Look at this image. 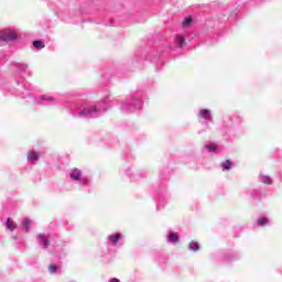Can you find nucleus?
I'll return each instance as SVG.
<instances>
[{
  "label": "nucleus",
  "instance_id": "obj_1",
  "mask_svg": "<svg viewBox=\"0 0 282 282\" xmlns=\"http://www.w3.org/2000/svg\"><path fill=\"white\" fill-rule=\"evenodd\" d=\"M0 41H4L6 43H10L11 41H17V32L7 29L0 35Z\"/></svg>",
  "mask_w": 282,
  "mask_h": 282
},
{
  "label": "nucleus",
  "instance_id": "obj_2",
  "mask_svg": "<svg viewBox=\"0 0 282 282\" xmlns=\"http://www.w3.org/2000/svg\"><path fill=\"white\" fill-rule=\"evenodd\" d=\"M120 239H122V234H115L108 237V241L112 245L116 246V243H118V241H120Z\"/></svg>",
  "mask_w": 282,
  "mask_h": 282
},
{
  "label": "nucleus",
  "instance_id": "obj_3",
  "mask_svg": "<svg viewBox=\"0 0 282 282\" xmlns=\"http://www.w3.org/2000/svg\"><path fill=\"white\" fill-rule=\"evenodd\" d=\"M37 241L40 243H42V246H45V247L50 246V240L47 239V236H45V235H39Z\"/></svg>",
  "mask_w": 282,
  "mask_h": 282
},
{
  "label": "nucleus",
  "instance_id": "obj_4",
  "mask_svg": "<svg viewBox=\"0 0 282 282\" xmlns=\"http://www.w3.org/2000/svg\"><path fill=\"white\" fill-rule=\"evenodd\" d=\"M167 240L172 241V242H177V241H180V236L175 231H170V234L167 236Z\"/></svg>",
  "mask_w": 282,
  "mask_h": 282
},
{
  "label": "nucleus",
  "instance_id": "obj_5",
  "mask_svg": "<svg viewBox=\"0 0 282 282\" xmlns=\"http://www.w3.org/2000/svg\"><path fill=\"white\" fill-rule=\"evenodd\" d=\"M36 160H39V152H29L28 162H36Z\"/></svg>",
  "mask_w": 282,
  "mask_h": 282
},
{
  "label": "nucleus",
  "instance_id": "obj_6",
  "mask_svg": "<svg viewBox=\"0 0 282 282\" xmlns=\"http://www.w3.org/2000/svg\"><path fill=\"white\" fill-rule=\"evenodd\" d=\"M200 118H204L205 120H210V110L208 109H202L199 111Z\"/></svg>",
  "mask_w": 282,
  "mask_h": 282
},
{
  "label": "nucleus",
  "instance_id": "obj_7",
  "mask_svg": "<svg viewBox=\"0 0 282 282\" xmlns=\"http://www.w3.org/2000/svg\"><path fill=\"white\" fill-rule=\"evenodd\" d=\"M33 47H35V50H43L45 47V42L41 40L34 41Z\"/></svg>",
  "mask_w": 282,
  "mask_h": 282
},
{
  "label": "nucleus",
  "instance_id": "obj_8",
  "mask_svg": "<svg viewBox=\"0 0 282 282\" xmlns=\"http://www.w3.org/2000/svg\"><path fill=\"white\" fill-rule=\"evenodd\" d=\"M7 228H9V230H17V223H14L12 218H8Z\"/></svg>",
  "mask_w": 282,
  "mask_h": 282
},
{
  "label": "nucleus",
  "instance_id": "obj_9",
  "mask_svg": "<svg viewBox=\"0 0 282 282\" xmlns=\"http://www.w3.org/2000/svg\"><path fill=\"white\" fill-rule=\"evenodd\" d=\"M30 224H32V221L29 218H24L22 220V228H23V230H25V232H28V230H30Z\"/></svg>",
  "mask_w": 282,
  "mask_h": 282
},
{
  "label": "nucleus",
  "instance_id": "obj_10",
  "mask_svg": "<svg viewBox=\"0 0 282 282\" xmlns=\"http://www.w3.org/2000/svg\"><path fill=\"white\" fill-rule=\"evenodd\" d=\"M70 177L72 180H80V170L78 169H75L72 173H70Z\"/></svg>",
  "mask_w": 282,
  "mask_h": 282
},
{
  "label": "nucleus",
  "instance_id": "obj_11",
  "mask_svg": "<svg viewBox=\"0 0 282 282\" xmlns=\"http://www.w3.org/2000/svg\"><path fill=\"white\" fill-rule=\"evenodd\" d=\"M221 166L224 171H230V167L232 166V162H230V160H227L224 163H221Z\"/></svg>",
  "mask_w": 282,
  "mask_h": 282
},
{
  "label": "nucleus",
  "instance_id": "obj_12",
  "mask_svg": "<svg viewBox=\"0 0 282 282\" xmlns=\"http://www.w3.org/2000/svg\"><path fill=\"white\" fill-rule=\"evenodd\" d=\"M262 184H272V178L270 176H261Z\"/></svg>",
  "mask_w": 282,
  "mask_h": 282
},
{
  "label": "nucleus",
  "instance_id": "obj_13",
  "mask_svg": "<svg viewBox=\"0 0 282 282\" xmlns=\"http://www.w3.org/2000/svg\"><path fill=\"white\" fill-rule=\"evenodd\" d=\"M193 23V19L192 18H186L183 21V28H188V25H191Z\"/></svg>",
  "mask_w": 282,
  "mask_h": 282
},
{
  "label": "nucleus",
  "instance_id": "obj_14",
  "mask_svg": "<svg viewBox=\"0 0 282 282\" xmlns=\"http://www.w3.org/2000/svg\"><path fill=\"white\" fill-rule=\"evenodd\" d=\"M58 269H59V267H57L55 264L48 265V272H51V273H55Z\"/></svg>",
  "mask_w": 282,
  "mask_h": 282
},
{
  "label": "nucleus",
  "instance_id": "obj_15",
  "mask_svg": "<svg viewBox=\"0 0 282 282\" xmlns=\"http://www.w3.org/2000/svg\"><path fill=\"white\" fill-rule=\"evenodd\" d=\"M258 224H259V226H265V224H268V218L258 219Z\"/></svg>",
  "mask_w": 282,
  "mask_h": 282
},
{
  "label": "nucleus",
  "instance_id": "obj_16",
  "mask_svg": "<svg viewBox=\"0 0 282 282\" xmlns=\"http://www.w3.org/2000/svg\"><path fill=\"white\" fill-rule=\"evenodd\" d=\"M177 41H178V45H180V47H182V45H184V37H182V36H177Z\"/></svg>",
  "mask_w": 282,
  "mask_h": 282
},
{
  "label": "nucleus",
  "instance_id": "obj_17",
  "mask_svg": "<svg viewBox=\"0 0 282 282\" xmlns=\"http://www.w3.org/2000/svg\"><path fill=\"white\" fill-rule=\"evenodd\" d=\"M189 248H199V243L195 242V241H192L189 243Z\"/></svg>",
  "mask_w": 282,
  "mask_h": 282
},
{
  "label": "nucleus",
  "instance_id": "obj_18",
  "mask_svg": "<svg viewBox=\"0 0 282 282\" xmlns=\"http://www.w3.org/2000/svg\"><path fill=\"white\" fill-rule=\"evenodd\" d=\"M208 149L209 151H215V149H217V145H209Z\"/></svg>",
  "mask_w": 282,
  "mask_h": 282
},
{
  "label": "nucleus",
  "instance_id": "obj_19",
  "mask_svg": "<svg viewBox=\"0 0 282 282\" xmlns=\"http://www.w3.org/2000/svg\"><path fill=\"white\" fill-rule=\"evenodd\" d=\"M110 282H120L117 278L110 280Z\"/></svg>",
  "mask_w": 282,
  "mask_h": 282
}]
</instances>
